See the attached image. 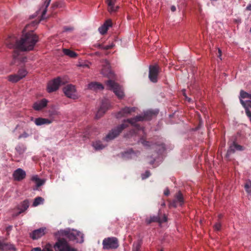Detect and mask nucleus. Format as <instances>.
Segmentation results:
<instances>
[{
    "instance_id": "nucleus-16",
    "label": "nucleus",
    "mask_w": 251,
    "mask_h": 251,
    "mask_svg": "<svg viewBox=\"0 0 251 251\" xmlns=\"http://www.w3.org/2000/svg\"><path fill=\"white\" fill-rule=\"evenodd\" d=\"M160 71V68L158 65H154L150 66L149 68V78H157Z\"/></svg>"
},
{
    "instance_id": "nucleus-48",
    "label": "nucleus",
    "mask_w": 251,
    "mask_h": 251,
    "mask_svg": "<svg viewBox=\"0 0 251 251\" xmlns=\"http://www.w3.org/2000/svg\"><path fill=\"white\" fill-rule=\"evenodd\" d=\"M12 229V226H9L6 227V231H7L8 235L9 234V233L11 231Z\"/></svg>"
},
{
    "instance_id": "nucleus-51",
    "label": "nucleus",
    "mask_w": 251,
    "mask_h": 251,
    "mask_svg": "<svg viewBox=\"0 0 251 251\" xmlns=\"http://www.w3.org/2000/svg\"><path fill=\"white\" fill-rule=\"evenodd\" d=\"M218 53H219V55H218V56L220 59V60H222V58H221L222 51H221V50L220 49H218Z\"/></svg>"
},
{
    "instance_id": "nucleus-22",
    "label": "nucleus",
    "mask_w": 251,
    "mask_h": 251,
    "mask_svg": "<svg viewBox=\"0 0 251 251\" xmlns=\"http://www.w3.org/2000/svg\"><path fill=\"white\" fill-rule=\"evenodd\" d=\"M77 234V231L76 230H64L63 232V235L65 236L71 241H74L75 240V236Z\"/></svg>"
},
{
    "instance_id": "nucleus-37",
    "label": "nucleus",
    "mask_w": 251,
    "mask_h": 251,
    "mask_svg": "<svg viewBox=\"0 0 251 251\" xmlns=\"http://www.w3.org/2000/svg\"><path fill=\"white\" fill-rule=\"evenodd\" d=\"M16 150L19 154H22L25 151V148L23 145H19L16 147Z\"/></svg>"
},
{
    "instance_id": "nucleus-63",
    "label": "nucleus",
    "mask_w": 251,
    "mask_h": 251,
    "mask_svg": "<svg viewBox=\"0 0 251 251\" xmlns=\"http://www.w3.org/2000/svg\"><path fill=\"white\" fill-rule=\"evenodd\" d=\"M55 78H58V79H59V78H61L60 77L58 76L57 77H55Z\"/></svg>"
},
{
    "instance_id": "nucleus-47",
    "label": "nucleus",
    "mask_w": 251,
    "mask_h": 251,
    "mask_svg": "<svg viewBox=\"0 0 251 251\" xmlns=\"http://www.w3.org/2000/svg\"><path fill=\"white\" fill-rule=\"evenodd\" d=\"M73 30V28L72 27L65 26L64 27V31L68 32L71 31Z\"/></svg>"
},
{
    "instance_id": "nucleus-13",
    "label": "nucleus",
    "mask_w": 251,
    "mask_h": 251,
    "mask_svg": "<svg viewBox=\"0 0 251 251\" xmlns=\"http://www.w3.org/2000/svg\"><path fill=\"white\" fill-rule=\"evenodd\" d=\"M183 203V198L182 194L178 191L176 195L175 199L170 203L171 206L176 207L177 206H181Z\"/></svg>"
},
{
    "instance_id": "nucleus-30",
    "label": "nucleus",
    "mask_w": 251,
    "mask_h": 251,
    "mask_svg": "<svg viewBox=\"0 0 251 251\" xmlns=\"http://www.w3.org/2000/svg\"><path fill=\"white\" fill-rule=\"evenodd\" d=\"M63 52L64 54L72 58H75L77 56L76 53H75L74 51L70 50V49H64L63 50Z\"/></svg>"
},
{
    "instance_id": "nucleus-10",
    "label": "nucleus",
    "mask_w": 251,
    "mask_h": 251,
    "mask_svg": "<svg viewBox=\"0 0 251 251\" xmlns=\"http://www.w3.org/2000/svg\"><path fill=\"white\" fill-rule=\"evenodd\" d=\"M109 102L107 100L103 101L100 108L99 109L96 115V118H100L109 107Z\"/></svg>"
},
{
    "instance_id": "nucleus-27",
    "label": "nucleus",
    "mask_w": 251,
    "mask_h": 251,
    "mask_svg": "<svg viewBox=\"0 0 251 251\" xmlns=\"http://www.w3.org/2000/svg\"><path fill=\"white\" fill-rule=\"evenodd\" d=\"M0 250L2 251L13 250L15 251L14 245L10 243H3L0 241Z\"/></svg>"
},
{
    "instance_id": "nucleus-45",
    "label": "nucleus",
    "mask_w": 251,
    "mask_h": 251,
    "mask_svg": "<svg viewBox=\"0 0 251 251\" xmlns=\"http://www.w3.org/2000/svg\"><path fill=\"white\" fill-rule=\"evenodd\" d=\"M235 149H236V151H243L244 150V148L239 145H238L235 143L234 144Z\"/></svg>"
},
{
    "instance_id": "nucleus-60",
    "label": "nucleus",
    "mask_w": 251,
    "mask_h": 251,
    "mask_svg": "<svg viewBox=\"0 0 251 251\" xmlns=\"http://www.w3.org/2000/svg\"><path fill=\"white\" fill-rule=\"evenodd\" d=\"M218 217L219 219H221L223 217V215L222 214H219Z\"/></svg>"
},
{
    "instance_id": "nucleus-53",
    "label": "nucleus",
    "mask_w": 251,
    "mask_h": 251,
    "mask_svg": "<svg viewBox=\"0 0 251 251\" xmlns=\"http://www.w3.org/2000/svg\"><path fill=\"white\" fill-rule=\"evenodd\" d=\"M246 10L248 11H251V4H249L247 7Z\"/></svg>"
},
{
    "instance_id": "nucleus-50",
    "label": "nucleus",
    "mask_w": 251,
    "mask_h": 251,
    "mask_svg": "<svg viewBox=\"0 0 251 251\" xmlns=\"http://www.w3.org/2000/svg\"><path fill=\"white\" fill-rule=\"evenodd\" d=\"M95 47L96 48H98L102 49V47H103V46L99 43H97L95 45Z\"/></svg>"
},
{
    "instance_id": "nucleus-41",
    "label": "nucleus",
    "mask_w": 251,
    "mask_h": 251,
    "mask_svg": "<svg viewBox=\"0 0 251 251\" xmlns=\"http://www.w3.org/2000/svg\"><path fill=\"white\" fill-rule=\"evenodd\" d=\"M151 175V173L150 172V171H146L145 173L142 174V178L143 179H145L147 178H148V177H149Z\"/></svg>"
},
{
    "instance_id": "nucleus-52",
    "label": "nucleus",
    "mask_w": 251,
    "mask_h": 251,
    "mask_svg": "<svg viewBox=\"0 0 251 251\" xmlns=\"http://www.w3.org/2000/svg\"><path fill=\"white\" fill-rule=\"evenodd\" d=\"M34 250L35 251H43V249L42 250L39 247H37V248H35L34 249Z\"/></svg>"
},
{
    "instance_id": "nucleus-4",
    "label": "nucleus",
    "mask_w": 251,
    "mask_h": 251,
    "mask_svg": "<svg viewBox=\"0 0 251 251\" xmlns=\"http://www.w3.org/2000/svg\"><path fill=\"white\" fill-rule=\"evenodd\" d=\"M102 246L104 250L116 249L119 247V242L115 237H107L102 241Z\"/></svg>"
},
{
    "instance_id": "nucleus-33",
    "label": "nucleus",
    "mask_w": 251,
    "mask_h": 251,
    "mask_svg": "<svg viewBox=\"0 0 251 251\" xmlns=\"http://www.w3.org/2000/svg\"><path fill=\"white\" fill-rule=\"evenodd\" d=\"M75 237V240H74V241L77 243H82L83 242V236L80 232L77 231V234H76Z\"/></svg>"
},
{
    "instance_id": "nucleus-28",
    "label": "nucleus",
    "mask_w": 251,
    "mask_h": 251,
    "mask_svg": "<svg viewBox=\"0 0 251 251\" xmlns=\"http://www.w3.org/2000/svg\"><path fill=\"white\" fill-rule=\"evenodd\" d=\"M31 180L36 183L37 187H39L42 185L45 182V181L41 179L37 175L32 176Z\"/></svg>"
},
{
    "instance_id": "nucleus-36",
    "label": "nucleus",
    "mask_w": 251,
    "mask_h": 251,
    "mask_svg": "<svg viewBox=\"0 0 251 251\" xmlns=\"http://www.w3.org/2000/svg\"><path fill=\"white\" fill-rule=\"evenodd\" d=\"M234 144L235 142H234L232 145L230 146L228 150H227L226 155L227 157H228L230 154L234 153L236 149H235Z\"/></svg>"
},
{
    "instance_id": "nucleus-19",
    "label": "nucleus",
    "mask_w": 251,
    "mask_h": 251,
    "mask_svg": "<svg viewBox=\"0 0 251 251\" xmlns=\"http://www.w3.org/2000/svg\"><path fill=\"white\" fill-rule=\"evenodd\" d=\"M53 120L47 118H37L34 120V123L38 126L43 125H49L52 123Z\"/></svg>"
},
{
    "instance_id": "nucleus-9",
    "label": "nucleus",
    "mask_w": 251,
    "mask_h": 251,
    "mask_svg": "<svg viewBox=\"0 0 251 251\" xmlns=\"http://www.w3.org/2000/svg\"><path fill=\"white\" fill-rule=\"evenodd\" d=\"M61 84V79H51L47 85V90L48 93H51L57 90Z\"/></svg>"
},
{
    "instance_id": "nucleus-38",
    "label": "nucleus",
    "mask_w": 251,
    "mask_h": 251,
    "mask_svg": "<svg viewBox=\"0 0 251 251\" xmlns=\"http://www.w3.org/2000/svg\"><path fill=\"white\" fill-rule=\"evenodd\" d=\"M158 222L159 223H162L167 222V217L165 214L162 216H158Z\"/></svg>"
},
{
    "instance_id": "nucleus-8",
    "label": "nucleus",
    "mask_w": 251,
    "mask_h": 251,
    "mask_svg": "<svg viewBox=\"0 0 251 251\" xmlns=\"http://www.w3.org/2000/svg\"><path fill=\"white\" fill-rule=\"evenodd\" d=\"M102 69L101 73L104 76L109 77L113 76V73H112L109 62L107 60H103L101 62Z\"/></svg>"
},
{
    "instance_id": "nucleus-49",
    "label": "nucleus",
    "mask_w": 251,
    "mask_h": 251,
    "mask_svg": "<svg viewBox=\"0 0 251 251\" xmlns=\"http://www.w3.org/2000/svg\"><path fill=\"white\" fill-rule=\"evenodd\" d=\"M164 194L166 196H168L170 194V191L168 188H166L165 189Z\"/></svg>"
},
{
    "instance_id": "nucleus-32",
    "label": "nucleus",
    "mask_w": 251,
    "mask_h": 251,
    "mask_svg": "<svg viewBox=\"0 0 251 251\" xmlns=\"http://www.w3.org/2000/svg\"><path fill=\"white\" fill-rule=\"evenodd\" d=\"M44 199L41 197L36 198L32 204V206L34 207L37 206L39 204H42L44 202Z\"/></svg>"
},
{
    "instance_id": "nucleus-6",
    "label": "nucleus",
    "mask_w": 251,
    "mask_h": 251,
    "mask_svg": "<svg viewBox=\"0 0 251 251\" xmlns=\"http://www.w3.org/2000/svg\"><path fill=\"white\" fill-rule=\"evenodd\" d=\"M127 126V124L123 123L116 128L112 129L106 136L104 140L106 141H109V140L114 139Z\"/></svg>"
},
{
    "instance_id": "nucleus-26",
    "label": "nucleus",
    "mask_w": 251,
    "mask_h": 251,
    "mask_svg": "<svg viewBox=\"0 0 251 251\" xmlns=\"http://www.w3.org/2000/svg\"><path fill=\"white\" fill-rule=\"evenodd\" d=\"M27 74V71L24 69L20 70L17 74L10 75L8 78H23L25 77Z\"/></svg>"
},
{
    "instance_id": "nucleus-25",
    "label": "nucleus",
    "mask_w": 251,
    "mask_h": 251,
    "mask_svg": "<svg viewBox=\"0 0 251 251\" xmlns=\"http://www.w3.org/2000/svg\"><path fill=\"white\" fill-rule=\"evenodd\" d=\"M239 99L241 104L242 101H246L248 100H251V94L248 93L242 90L240 92Z\"/></svg>"
},
{
    "instance_id": "nucleus-64",
    "label": "nucleus",
    "mask_w": 251,
    "mask_h": 251,
    "mask_svg": "<svg viewBox=\"0 0 251 251\" xmlns=\"http://www.w3.org/2000/svg\"><path fill=\"white\" fill-rule=\"evenodd\" d=\"M158 251H163V250H159Z\"/></svg>"
},
{
    "instance_id": "nucleus-14",
    "label": "nucleus",
    "mask_w": 251,
    "mask_h": 251,
    "mask_svg": "<svg viewBox=\"0 0 251 251\" xmlns=\"http://www.w3.org/2000/svg\"><path fill=\"white\" fill-rule=\"evenodd\" d=\"M49 102L48 100L43 99L40 100H38L33 104V108L36 111H40L46 107Z\"/></svg>"
},
{
    "instance_id": "nucleus-17",
    "label": "nucleus",
    "mask_w": 251,
    "mask_h": 251,
    "mask_svg": "<svg viewBox=\"0 0 251 251\" xmlns=\"http://www.w3.org/2000/svg\"><path fill=\"white\" fill-rule=\"evenodd\" d=\"M46 228L45 227H41L39 229L34 230L30 233V237L33 240H36L45 234Z\"/></svg>"
},
{
    "instance_id": "nucleus-44",
    "label": "nucleus",
    "mask_w": 251,
    "mask_h": 251,
    "mask_svg": "<svg viewBox=\"0 0 251 251\" xmlns=\"http://www.w3.org/2000/svg\"><path fill=\"white\" fill-rule=\"evenodd\" d=\"M114 46V45L113 44H110L108 45H106V46H103V47H102V50H109L110 49H111Z\"/></svg>"
},
{
    "instance_id": "nucleus-5",
    "label": "nucleus",
    "mask_w": 251,
    "mask_h": 251,
    "mask_svg": "<svg viewBox=\"0 0 251 251\" xmlns=\"http://www.w3.org/2000/svg\"><path fill=\"white\" fill-rule=\"evenodd\" d=\"M56 251H77L75 249L71 247L68 242L64 239H60L54 245Z\"/></svg>"
},
{
    "instance_id": "nucleus-7",
    "label": "nucleus",
    "mask_w": 251,
    "mask_h": 251,
    "mask_svg": "<svg viewBox=\"0 0 251 251\" xmlns=\"http://www.w3.org/2000/svg\"><path fill=\"white\" fill-rule=\"evenodd\" d=\"M63 91L65 96L70 99L76 100L79 98L75 87L74 85L68 84L66 85L63 88Z\"/></svg>"
},
{
    "instance_id": "nucleus-46",
    "label": "nucleus",
    "mask_w": 251,
    "mask_h": 251,
    "mask_svg": "<svg viewBox=\"0 0 251 251\" xmlns=\"http://www.w3.org/2000/svg\"><path fill=\"white\" fill-rule=\"evenodd\" d=\"M28 136V134L26 132H24L23 133H22L19 135L18 138L21 139L22 138H26Z\"/></svg>"
},
{
    "instance_id": "nucleus-55",
    "label": "nucleus",
    "mask_w": 251,
    "mask_h": 251,
    "mask_svg": "<svg viewBox=\"0 0 251 251\" xmlns=\"http://www.w3.org/2000/svg\"><path fill=\"white\" fill-rule=\"evenodd\" d=\"M171 10L173 11V12H174L176 10V8L175 7V6L174 5H172L171 7Z\"/></svg>"
},
{
    "instance_id": "nucleus-31",
    "label": "nucleus",
    "mask_w": 251,
    "mask_h": 251,
    "mask_svg": "<svg viewBox=\"0 0 251 251\" xmlns=\"http://www.w3.org/2000/svg\"><path fill=\"white\" fill-rule=\"evenodd\" d=\"M93 146L96 150H102L104 148V146L102 144L100 141H98L93 143Z\"/></svg>"
},
{
    "instance_id": "nucleus-54",
    "label": "nucleus",
    "mask_w": 251,
    "mask_h": 251,
    "mask_svg": "<svg viewBox=\"0 0 251 251\" xmlns=\"http://www.w3.org/2000/svg\"><path fill=\"white\" fill-rule=\"evenodd\" d=\"M43 251H53L49 248H46L43 249Z\"/></svg>"
},
{
    "instance_id": "nucleus-57",
    "label": "nucleus",
    "mask_w": 251,
    "mask_h": 251,
    "mask_svg": "<svg viewBox=\"0 0 251 251\" xmlns=\"http://www.w3.org/2000/svg\"><path fill=\"white\" fill-rule=\"evenodd\" d=\"M12 83H16L19 79H9Z\"/></svg>"
},
{
    "instance_id": "nucleus-1",
    "label": "nucleus",
    "mask_w": 251,
    "mask_h": 251,
    "mask_svg": "<svg viewBox=\"0 0 251 251\" xmlns=\"http://www.w3.org/2000/svg\"><path fill=\"white\" fill-rule=\"evenodd\" d=\"M35 23L27 25L23 30V35L20 40L12 39L7 42V46L9 48H14L15 50L14 51L13 57V62L12 64L18 61H24V59L20 55V51H27L32 50L38 41V37L34 34L33 30L26 31L30 25H35Z\"/></svg>"
},
{
    "instance_id": "nucleus-18",
    "label": "nucleus",
    "mask_w": 251,
    "mask_h": 251,
    "mask_svg": "<svg viewBox=\"0 0 251 251\" xmlns=\"http://www.w3.org/2000/svg\"><path fill=\"white\" fill-rule=\"evenodd\" d=\"M29 207V201L27 200H25L21 202L17 207L18 210H19L18 213L15 215L18 216L22 213L25 212L27 209Z\"/></svg>"
},
{
    "instance_id": "nucleus-61",
    "label": "nucleus",
    "mask_w": 251,
    "mask_h": 251,
    "mask_svg": "<svg viewBox=\"0 0 251 251\" xmlns=\"http://www.w3.org/2000/svg\"><path fill=\"white\" fill-rule=\"evenodd\" d=\"M130 132L131 133V134H132L133 133H135V131L134 130H133V131H130Z\"/></svg>"
},
{
    "instance_id": "nucleus-12",
    "label": "nucleus",
    "mask_w": 251,
    "mask_h": 251,
    "mask_svg": "<svg viewBox=\"0 0 251 251\" xmlns=\"http://www.w3.org/2000/svg\"><path fill=\"white\" fill-rule=\"evenodd\" d=\"M26 176L25 172L21 168H18L16 170L13 174V177L16 181H21L24 179Z\"/></svg>"
},
{
    "instance_id": "nucleus-42",
    "label": "nucleus",
    "mask_w": 251,
    "mask_h": 251,
    "mask_svg": "<svg viewBox=\"0 0 251 251\" xmlns=\"http://www.w3.org/2000/svg\"><path fill=\"white\" fill-rule=\"evenodd\" d=\"M49 114H50V116L51 117L53 116L60 115V112L54 110V111L50 112Z\"/></svg>"
},
{
    "instance_id": "nucleus-20",
    "label": "nucleus",
    "mask_w": 251,
    "mask_h": 251,
    "mask_svg": "<svg viewBox=\"0 0 251 251\" xmlns=\"http://www.w3.org/2000/svg\"><path fill=\"white\" fill-rule=\"evenodd\" d=\"M116 0H106L107 4L108 9V10L109 12L112 13L116 11L119 8L118 6H115Z\"/></svg>"
},
{
    "instance_id": "nucleus-2",
    "label": "nucleus",
    "mask_w": 251,
    "mask_h": 251,
    "mask_svg": "<svg viewBox=\"0 0 251 251\" xmlns=\"http://www.w3.org/2000/svg\"><path fill=\"white\" fill-rule=\"evenodd\" d=\"M157 112H154L152 111L149 110L144 112L143 115H138L134 118L128 119L125 121L127 122L134 126H137L136 123L139 121H143L146 120H149L153 115H155Z\"/></svg>"
},
{
    "instance_id": "nucleus-11",
    "label": "nucleus",
    "mask_w": 251,
    "mask_h": 251,
    "mask_svg": "<svg viewBox=\"0 0 251 251\" xmlns=\"http://www.w3.org/2000/svg\"><path fill=\"white\" fill-rule=\"evenodd\" d=\"M50 1L51 0H46L44 2V4L42 5V6H41L37 11V13L38 15H41L40 20H43L46 18L45 15L47 11V8L50 4Z\"/></svg>"
},
{
    "instance_id": "nucleus-59",
    "label": "nucleus",
    "mask_w": 251,
    "mask_h": 251,
    "mask_svg": "<svg viewBox=\"0 0 251 251\" xmlns=\"http://www.w3.org/2000/svg\"><path fill=\"white\" fill-rule=\"evenodd\" d=\"M138 130H141L142 132H144V128H141V129H138Z\"/></svg>"
},
{
    "instance_id": "nucleus-34",
    "label": "nucleus",
    "mask_w": 251,
    "mask_h": 251,
    "mask_svg": "<svg viewBox=\"0 0 251 251\" xmlns=\"http://www.w3.org/2000/svg\"><path fill=\"white\" fill-rule=\"evenodd\" d=\"M91 65V63L87 61L79 62V64L77 65L78 67L83 68H89Z\"/></svg>"
},
{
    "instance_id": "nucleus-23",
    "label": "nucleus",
    "mask_w": 251,
    "mask_h": 251,
    "mask_svg": "<svg viewBox=\"0 0 251 251\" xmlns=\"http://www.w3.org/2000/svg\"><path fill=\"white\" fill-rule=\"evenodd\" d=\"M139 153L140 152L139 151L134 152L132 149H130L125 151L123 153V156L125 158L131 159L137 156L138 154H139Z\"/></svg>"
},
{
    "instance_id": "nucleus-40",
    "label": "nucleus",
    "mask_w": 251,
    "mask_h": 251,
    "mask_svg": "<svg viewBox=\"0 0 251 251\" xmlns=\"http://www.w3.org/2000/svg\"><path fill=\"white\" fill-rule=\"evenodd\" d=\"M139 142H141V144L145 147H148L151 146V144L149 142L145 141L143 138H141L139 140Z\"/></svg>"
},
{
    "instance_id": "nucleus-3",
    "label": "nucleus",
    "mask_w": 251,
    "mask_h": 251,
    "mask_svg": "<svg viewBox=\"0 0 251 251\" xmlns=\"http://www.w3.org/2000/svg\"><path fill=\"white\" fill-rule=\"evenodd\" d=\"M107 85L119 99L124 97L125 95L123 88L115 83L113 79H109L107 82Z\"/></svg>"
},
{
    "instance_id": "nucleus-29",
    "label": "nucleus",
    "mask_w": 251,
    "mask_h": 251,
    "mask_svg": "<svg viewBox=\"0 0 251 251\" xmlns=\"http://www.w3.org/2000/svg\"><path fill=\"white\" fill-rule=\"evenodd\" d=\"M142 245V241L138 240L133 244L132 251H140V248Z\"/></svg>"
},
{
    "instance_id": "nucleus-35",
    "label": "nucleus",
    "mask_w": 251,
    "mask_h": 251,
    "mask_svg": "<svg viewBox=\"0 0 251 251\" xmlns=\"http://www.w3.org/2000/svg\"><path fill=\"white\" fill-rule=\"evenodd\" d=\"M245 189L247 193L251 195V181H247L245 185Z\"/></svg>"
},
{
    "instance_id": "nucleus-43",
    "label": "nucleus",
    "mask_w": 251,
    "mask_h": 251,
    "mask_svg": "<svg viewBox=\"0 0 251 251\" xmlns=\"http://www.w3.org/2000/svg\"><path fill=\"white\" fill-rule=\"evenodd\" d=\"M214 228L215 230H218V231L220 230L221 228V223L219 222L216 223L215 224V225L214 226Z\"/></svg>"
},
{
    "instance_id": "nucleus-62",
    "label": "nucleus",
    "mask_w": 251,
    "mask_h": 251,
    "mask_svg": "<svg viewBox=\"0 0 251 251\" xmlns=\"http://www.w3.org/2000/svg\"><path fill=\"white\" fill-rule=\"evenodd\" d=\"M154 161H155V160H153L152 161H151V164H153V163H154Z\"/></svg>"
},
{
    "instance_id": "nucleus-56",
    "label": "nucleus",
    "mask_w": 251,
    "mask_h": 251,
    "mask_svg": "<svg viewBox=\"0 0 251 251\" xmlns=\"http://www.w3.org/2000/svg\"><path fill=\"white\" fill-rule=\"evenodd\" d=\"M184 96H185V99L189 101V102H191V99L188 97H187V96L185 95V94H184Z\"/></svg>"
},
{
    "instance_id": "nucleus-15",
    "label": "nucleus",
    "mask_w": 251,
    "mask_h": 251,
    "mask_svg": "<svg viewBox=\"0 0 251 251\" xmlns=\"http://www.w3.org/2000/svg\"><path fill=\"white\" fill-rule=\"evenodd\" d=\"M136 109V108L135 107H125V108L121 109V110L118 112V113L117 115V117L118 118H119L122 117L126 116L128 115L131 114V113L135 112Z\"/></svg>"
},
{
    "instance_id": "nucleus-58",
    "label": "nucleus",
    "mask_w": 251,
    "mask_h": 251,
    "mask_svg": "<svg viewBox=\"0 0 251 251\" xmlns=\"http://www.w3.org/2000/svg\"><path fill=\"white\" fill-rule=\"evenodd\" d=\"M151 81H152V82H153V83H156V82H157V79H151Z\"/></svg>"
},
{
    "instance_id": "nucleus-21",
    "label": "nucleus",
    "mask_w": 251,
    "mask_h": 251,
    "mask_svg": "<svg viewBox=\"0 0 251 251\" xmlns=\"http://www.w3.org/2000/svg\"><path fill=\"white\" fill-rule=\"evenodd\" d=\"M111 21L110 20H107L103 25L99 28V31L101 34H104L106 33L108 28L111 26Z\"/></svg>"
},
{
    "instance_id": "nucleus-39",
    "label": "nucleus",
    "mask_w": 251,
    "mask_h": 251,
    "mask_svg": "<svg viewBox=\"0 0 251 251\" xmlns=\"http://www.w3.org/2000/svg\"><path fill=\"white\" fill-rule=\"evenodd\" d=\"M146 221L148 224H149L151 223V222H158V217L157 216L151 217L149 219H147Z\"/></svg>"
},
{
    "instance_id": "nucleus-24",
    "label": "nucleus",
    "mask_w": 251,
    "mask_h": 251,
    "mask_svg": "<svg viewBox=\"0 0 251 251\" xmlns=\"http://www.w3.org/2000/svg\"><path fill=\"white\" fill-rule=\"evenodd\" d=\"M103 88L101 84L97 82H91L88 85V88L93 91L101 90Z\"/></svg>"
}]
</instances>
